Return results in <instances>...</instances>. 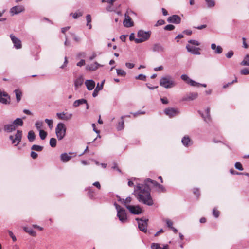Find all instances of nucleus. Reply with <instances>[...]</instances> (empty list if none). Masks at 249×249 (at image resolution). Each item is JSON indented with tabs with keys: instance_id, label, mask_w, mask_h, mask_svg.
<instances>
[{
	"instance_id": "dca6fc26",
	"label": "nucleus",
	"mask_w": 249,
	"mask_h": 249,
	"mask_svg": "<svg viewBox=\"0 0 249 249\" xmlns=\"http://www.w3.org/2000/svg\"><path fill=\"white\" fill-rule=\"evenodd\" d=\"M198 97V94L196 92H192L187 94L184 96L182 100L183 101H192L196 99Z\"/></svg>"
},
{
	"instance_id": "9d476101",
	"label": "nucleus",
	"mask_w": 249,
	"mask_h": 249,
	"mask_svg": "<svg viewBox=\"0 0 249 249\" xmlns=\"http://www.w3.org/2000/svg\"><path fill=\"white\" fill-rule=\"evenodd\" d=\"M164 113L166 115L171 118L177 115L179 111L177 108L168 107L165 109Z\"/></svg>"
},
{
	"instance_id": "f257e3e1",
	"label": "nucleus",
	"mask_w": 249,
	"mask_h": 249,
	"mask_svg": "<svg viewBox=\"0 0 249 249\" xmlns=\"http://www.w3.org/2000/svg\"><path fill=\"white\" fill-rule=\"evenodd\" d=\"M152 183L154 186L158 188V191L160 192H164L165 189L164 187L157 181L148 178L145 180L144 184H138L137 186V189L135 190L136 192V197L138 200L144 204L148 206H152L153 205V201L151 196L150 188L148 183Z\"/></svg>"
},
{
	"instance_id": "8fccbe9b",
	"label": "nucleus",
	"mask_w": 249,
	"mask_h": 249,
	"mask_svg": "<svg viewBox=\"0 0 249 249\" xmlns=\"http://www.w3.org/2000/svg\"><path fill=\"white\" fill-rule=\"evenodd\" d=\"M240 73L242 75L249 74V69L248 68H244L240 71Z\"/></svg>"
},
{
	"instance_id": "2f4dec72",
	"label": "nucleus",
	"mask_w": 249,
	"mask_h": 249,
	"mask_svg": "<svg viewBox=\"0 0 249 249\" xmlns=\"http://www.w3.org/2000/svg\"><path fill=\"white\" fill-rule=\"evenodd\" d=\"M35 134L33 131L31 130L28 133V139L30 142H33L35 140Z\"/></svg>"
},
{
	"instance_id": "c85d7f7f",
	"label": "nucleus",
	"mask_w": 249,
	"mask_h": 249,
	"mask_svg": "<svg viewBox=\"0 0 249 249\" xmlns=\"http://www.w3.org/2000/svg\"><path fill=\"white\" fill-rule=\"evenodd\" d=\"M83 104H87V100L84 99H81L75 101L73 104V106L74 107H76Z\"/></svg>"
},
{
	"instance_id": "680f3d73",
	"label": "nucleus",
	"mask_w": 249,
	"mask_h": 249,
	"mask_svg": "<svg viewBox=\"0 0 249 249\" xmlns=\"http://www.w3.org/2000/svg\"><path fill=\"white\" fill-rule=\"evenodd\" d=\"M85 64V61L84 59L81 60L79 62L77 63V66L81 67Z\"/></svg>"
},
{
	"instance_id": "f8f14e48",
	"label": "nucleus",
	"mask_w": 249,
	"mask_h": 249,
	"mask_svg": "<svg viewBox=\"0 0 249 249\" xmlns=\"http://www.w3.org/2000/svg\"><path fill=\"white\" fill-rule=\"evenodd\" d=\"M25 10L24 7L23 6H15L12 7L10 9V12L11 15H14L16 14H18Z\"/></svg>"
},
{
	"instance_id": "e433bc0d",
	"label": "nucleus",
	"mask_w": 249,
	"mask_h": 249,
	"mask_svg": "<svg viewBox=\"0 0 249 249\" xmlns=\"http://www.w3.org/2000/svg\"><path fill=\"white\" fill-rule=\"evenodd\" d=\"M43 147L40 145L34 144L32 145L31 147V149L32 150L36 151H41L43 149Z\"/></svg>"
},
{
	"instance_id": "3c124183",
	"label": "nucleus",
	"mask_w": 249,
	"mask_h": 249,
	"mask_svg": "<svg viewBox=\"0 0 249 249\" xmlns=\"http://www.w3.org/2000/svg\"><path fill=\"white\" fill-rule=\"evenodd\" d=\"M213 214L215 218H217L219 215V212L214 208L213 211Z\"/></svg>"
},
{
	"instance_id": "6e6d98bb",
	"label": "nucleus",
	"mask_w": 249,
	"mask_h": 249,
	"mask_svg": "<svg viewBox=\"0 0 249 249\" xmlns=\"http://www.w3.org/2000/svg\"><path fill=\"white\" fill-rule=\"evenodd\" d=\"M230 172L231 174L232 175H242L243 174L242 173H239L236 171H235L233 169H231L230 170Z\"/></svg>"
},
{
	"instance_id": "4468645a",
	"label": "nucleus",
	"mask_w": 249,
	"mask_h": 249,
	"mask_svg": "<svg viewBox=\"0 0 249 249\" xmlns=\"http://www.w3.org/2000/svg\"><path fill=\"white\" fill-rule=\"evenodd\" d=\"M167 21L169 23L179 24L181 21V18L178 15H174L172 16L169 17L167 19Z\"/></svg>"
},
{
	"instance_id": "bf43d9fd",
	"label": "nucleus",
	"mask_w": 249,
	"mask_h": 249,
	"mask_svg": "<svg viewBox=\"0 0 249 249\" xmlns=\"http://www.w3.org/2000/svg\"><path fill=\"white\" fill-rule=\"evenodd\" d=\"M24 230L26 232L29 233L30 235H34L35 234V232L32 230H27V228H25Z\"/></svg>"
},
{
	"instance_id": "4c0bfd02",
	"label": "nucleus",
	"mask_w": 249,
	"mask_h": 249,
	"mask_svg": "<svg viewBox=\"0 0 249 249\" xmlns=\"http://www.w3.org/2000/svg\"><path fill=\"white\" fill-rule=\"evenodd\" d=\"M205 1L209 8L214 7L215 5V2L213 0H205Z\"/></svg>"
},
{
	"instance_id": "603ef678",
	"label": "nucleus",
	"mask_w": 249,
	"mask_h": 249,
	"mask_svg": "<svg viewBox=\"0 0 249 249\" xmlns=\"http://www.w3.org/2000/svg\"><path fill=\"white\" fill-rule=\"evenodd\" d=\"M165 23V22L164 20L160 19V20H158V21L156 23L155 26L162 25L164 24Z\"/></svg>"
},
{
	"instance_id": "338daca9",
	"label": "nucleus",
	"mask_w": 249,
	"mask_h": 249,
	"mask_svg": "<svg viewBox=\"0 0 249 249\" xmlns=\"http://www.w3.org/2000/svg\"><path fill=\"white\" fill-rule=\"evenodd\" d=\"M243 40V47L245 48H248V45L246 42V38L245 37L242 38Z\"/></svg>"
},
{
	"instance_id": "f03ea898",
	"label": "nucleus",
	"mask_w": 249,
	"mask_h": 249,
	"mask_svg": "<svg viewBox=\"0 0 249 249\" xmlns=\"http://www.w3.org/2000/svg\"><path fill=\"white\" fill-rule=\"evenodd\" d=\"M151 32L150 31H144L142 30H140L137 33L138 38L135 39L136 43H141L148 40L151 36Z\"/></svg>"
},
{
	"instance_id": "864d4df0",
	"label": "nucleus",
	"mask_w": 249,
	"mask_h": 249,
	"mask_svg": "<svg viewBox=\"0 0 249 249\" xmlns=\"http://www.w3.org/2000/svg\"><path fill=\"white\" fill-rule=\"evenodd\" d=\"M188 42L190 44L196 46H198L200 44V43L197 41H196L195 40H190L188 41Z\"/></svg>"
},
{
	"instance_id": "39448f33",
	"label": "nucleus",
	"mask_w": 249,
	"mask_h": 249,
	"mask_svg": "<svg viewBox=\"0 0 249 249\" xmlns=\"http://www.w3.org/2000/svg\"><path fill=\"white\" fill-rule=\"evenodd\" d=\"M114 205L117 211V216L120 222L122 223L126 222L127 217L125 210L116 203H115Z\"/></svg>"
},
{
	"instance_id": "a19ab883",
	"label": "nucleus",
	"mask_w": 249,
	"mask_h": 249,
	"mask_svg": "<svg viewBox=\"0 0 249 249\" xmlns=\"http://www.w3.org/2000/svg\"><path fill=\"white\" fill-rule=\"evenodd\" d=\"M116 72L118 75L124 77L126 75V72L123 70L117 69Z\"/></svg>"
},
{
	"instance_id": "49530a36",
	"label": "nucleus",
	"mask_w": 249,
	"mask_h": 249,
	"mask_svg": "<svg viewBox=\"0 0 249 249\" xmlns=\"http://www.w3.org/2000/svg\"><path fill=\"white\" fill-rule=\"evenodd\" d=\"M45 122L48 124V126L51 129L53 128V120L46 119Z\"/></svg>"
},
{
	"instance_id": "e2e57ef3",
	"label": "nucleus",
	"mask_w": 249,
	"mask_h": 249,
	"mask_svg": "<svg viewBox=\"0 0 249 249\" xmlns=\"http://www.w3.org/2000/svg\"><path fill=\"white\" fill-rule=\"evenodd\" d=\"M31 156L33 159H35L37 157L38 155L36 152L33 151L31 153Z\"/></svg>"
},
{
	"instance_id": "1a4fd4ad",
	"label": "nucleus",
	"mask_w": 249,
	"mask_h": 249,
	"mask_svg": "<svg viewBox=\"0 0 249 249\" xmlns=\"http://www.w3.org/2000/svg\"><path fill=\"white\" fill-rule=\"evenodd\" d=\"M181 78L192 86L198 87L200 85L199 83L191 79L186 74H182L181 76Z\"/></svg>"
},
{
	"instance_id": "79ce46f5",
	"label": "nucleus",
	"mask_w": 249,
	"mask_h": 249,
	"mask_svg": "<svg viewBox=\"0 0 249 249\" xmlns=\"http://www.w3.org/2000/svg\"><path fill=\"white\" fill-rule=\"evenodd\" d=\"M35 126L37 130L40 131L43 126V123L42 122L37 121L35 123Z\"/></svg>"
},
{
	"instance_id": "f3484780",
	"label": "nucleus",
	"mask_w": 249,
	"mask_h": 249,
	"mask_svg": "<svg viewBox=\"0 0 249 249\" xmlns=\"http://www.w3.org/2000/svg\"><path fill=\"white\" fill-rule=\"evenodd\" d=\"M186 49L187 51L193 54L199 55L200 54L199 52V48H196L195 47L191 46L189 45L186 46Z\"/></svg>"
},
{
	"instance_id": "4be33fe9",
	"label": "nucleus",
	"mask_w": 249,
	"mask_h": 249,
	"mask_svg": "<svg viewBox=\"0 0 249 249\" xmlns=\"http://www.w3.org/2000/svg\"><path fill=\"white\" fill-rule=\"evenodd\" d=\"M151 249H169V246L167 244L163 245L161 247L159 243H152L151 245Z\"/></svg>"
},
{
	"instance_id": "ddd939ff",
	"label": "nucleus",
	"mask_w": 249,
	"mask_h": 249,
	"mask_svg": "<svg viewBox=\"0 0 249 249\" xmlns=\"http://www.w3.org/2000/svg\"><path fill=\"white\" fill-rule=\"evenodd\" d=\"M152 50L154 52L163 53L165 51L164 47L160 43H155L152 47Z\"/></svg>"
},
{
	"instance_id": "bb28decb",
	"label": "nucleus",
	"mask_w": 249,
	"mask_h": 249,
	"mask_svg": "<svg viewBox=\"0 0 249 249\" xmlns=\"http://www.w3.org/2000/svg\"><path fill=\"white\" fill-rule=\"evenodd\" d=\"M104 81V80L102 81L100 85H99V83L97 84V86L92 93L93 97H96L98 95L99 91L102 89Z\"/></svg>"
},
{
	"instance_id": "09e8293b",
	"label": "nucleus",
	"mask_w": 249,
	"mask_h": 249,
	"mask_svg": "<svg viewBox=\"0 0 249 249\" xmlns=\"http://www.w3.org/2000/svg\"><path fill=\"white\" fill-rule=\"evenodd\" d=\"M165 221L166 222L167 226L168 227H169L170 229L172 227H173V222L171 220H170L169 219H166L165 220Z\"/></svg>"
},
{
	"instance_id": "c756f323",
	"label": "nucleus",
	"mask_w": 249,
	"mask_h": 249,
	"mask_svg": "<svg viewBox=\"0 0 249 249\" xmlns=\"http://www.w3.org/2000/svg\"><path fill=\"white\" fill-rule=\"evenodd\" d=\"M125 117H130V115H127V116H123L121 117V119L122 120V121L120 122H119L117 126V129L118 130H121L122 129H124V118Z\"/></svg>"
},
{
	"instance_id": "5fc2aeb1",
	"label": "nucleus",
	"mask_w": 249,
	"mask_h": 249,
	"mask_svg": "<svg viewBox=\"0 0 249 249\" xmlns=\"http://www.w3.org/2000/svg\"><path fill=\"white\" fill-rule=\"evenodd\" d=\"M8 233H9V236L12 239V240L14 242H15L17 240V238H16V236L14 235L13 233L11 231H9Z\"/></svg>"
},
{
	"instance_id": "052dcab7",
	"label": "nucleus",
	"mask_w": 249,
	"mask_h": 249,
	"mask_svg": "<svg viewBox=\"0 0 249 249\" xmlns=\"http://www.w3.org/2000/svg\"><path fill=\"white\" fill-rule=\"evenodd\" d=\"M233 55V52L232 51H229L226 54V56L228 58H231Z\"/></svg>"
},
{
	"instance_id": "0e129e2a",
	"label": "nucleus",
	"mask_w": 249,
	"mask_h": 249,
	"mask_svg": "<svg viewBox=\"0 0 249 249\" xmlns=\"http://www.w3.org/2000/svg\"><path fill=\"white\" fill-rule=\"evenodd\" d=\"M93 193L94 192L91 188H89L88 189V194L90 198H92L93 197Z\"/></svg>"
},
{
	"instance_id": "72a5a7b5",
	"label": "nucleus",
	"mask_w": 249,
	"mask_h": 249,
	"mask_svg": "<svg viewBox=\"0 0 249 249\" xmlns=\"http://www.w3.org/2000/svg\"><path fill=\"white\" fill-rule=\"evenodd\" d=\"M181 142L184 146H188L190 142V139L188 136H185L182 139Z\"/></svg>"
},
{
	"instance_id": "ea45409f",
	"label": "nucleus",
	"mask_w": 249,
	"mask_h": 249,
	"mask_svg": "<svg viewBox=\"0 0 249 249\" xmlns=\"http://www.w3.org/2000/svg\"><path fill=\"white\" fill-rule=\"evenodd\" d=\"M56 139L54 138H52L50 140V145L52 147H55L56 145Z\"/></svg>"
},
{
	"instance_id": "9b49d317",
	"label": "nucleus",
	"mask_w": 249,
	"mask_h": 249,
	"mask_svg": "<svg viewBox=\"0 0 249 249\" xmlns=\"http://www.w3.org/2000/svg\"><path fill=\"white\" fill-rule=\"evenodd\" d=\"M125 19L123 21V24L124 27H131L134 25V23L131 18L128 15L127 12L124 14Z\"/></svg>"
},
{
	"instance_id": "cd10ccee",
	"label": "nucleus",
	"mask_w": 249,
	"mask_h": 249,
	"mask_svg": "<svg viewBox=\"0 0 249 249\" xmlns=\"http://www.w3.org/2000/svg\"><path fill=\"white\" fill-rule=\"evenodd\" d=\"M211 47L213 50L214 51L216 54H220L222 53L223 49L220 46H216L215 44L212 43Z\"/></svg>"
},
{
	"instance_id": "a18cd8bd",
	"label": "nucleus",
	"mask_w": 249,
	"mask_h": 249,
	"mask_svg": "<svg viewBox=\"0 0 249 249\" xmlns=\"http://www.w3.org/2000/svg\"><path fill=\"white\" fill-rule=\"evenodd\" d=\"M235 167L236 169H238L239 171L243 170V168L240 162H236L235 164Z\"/></svg>"
},
{
	"instance_id": "58836bf2",
	"label": "nucleus",
	"mask_w": 249,
	"mask_h": 249,
	"mask_svg": "<svg viewBox=\"0 0 249 249\" xmlns=\"http://www.w3.org/2000/svg\"><path fill=\"white\" fill-rule=\"evenodd\" d=\"M47 133L46 132H45L43 130H40L39 131V136L40 137V139L41 140H44L46 136H47Z\"/></svg>"
},
{
	"instance_id": "4d7b16f0",
	"label": "nucleus",
	"mask_w": 249,
	"mask_h": 249,
	"mask_svg": "<svg viewBox=\"0 0 249 249\" xmlns=\"http://www.w3.org/2000/svg\"><path fill=\"white\" fill-rule=\"evenodd\" d=\"M106 10L108 11H115V8L113 7V5L109 4V6L106 7Z\"/></svg>"
},
{
	"instance_id": "37998d69",
	"label": "nucleus",
	"mask_w": 249,
	"mask_h": 249,
	"mask_svg": "<svg viewBox=\"0 0 249 249\" xmlns=\"http://www.w3.org/2000/svg\"><path fill=\"white\" fill-rule=\"evenodd\" d=\"M136 79L142 80V81H145L146 79V77L145 75L142 74H140L135 78Z\"/></svg>"
},
{
	"instance_id": "6e6552de",
	"label": "nucleus",
	"mask_w": 249,
	"mask_h": 249,
	"mask_svg": "<svg viewBox=\"0 0 249 249\" xmlns=\"http://www.w3.org/2000/svg\"><path fill=\"white\" fill-rule=\"evenodd\" d=\"M126 208L129 210L130 213L133 214H140L142 213V210L140 206L126 205Z\"/></svg>"
},
{
	"instance_id": "7ed1b4c3",
	"label": "nucleus",
	"mask_w": 249,
	"mask_h": 249,
	"mask_svg": "<svg viewBox=\"0 0 249 249\" xmlns=\"http://www.w3.org/2000/svg\"><path fill=\"white\" fill-rule=\"evenodd\" d=\"M160 85L166 89H169L174 87L176 83L171 76L167 75L161 77Z\"/></svg>"
},
{
	"instance_id": "6ab92c4d",
	"label": "nucleus",
	"mask_w": 249,
	"mask_h": 249,
	"mask_svg": "<svg viewBox=\"0 0 249 249\" xmlns=\"http://www.w3.org/2000/svg\"><path fill=\"white\" fill-rule=\"evenodd\" d=\"M84 82V78L82 76L78 77L74 81V85L75 90H77L80 86H81Z\"/></svg>"
},
{
	"instance_id": "a878e982",
	"label": "nucleus",
	"mask_w": 249,
	"mask_h": 249,
	"mask_svg": "<svg viewBox=\"0 0 249 249\" xmlns=\"http://www.w3.org/2000/svg\"><path fill=\"white\" fill-rule=\"evenodd\" d=\"M71 154H72L71 153H69V154L64 153L62 154L60 156L61 161L63 162H66L69 161L72 157V156H71Z\"/></svg>"
},
{
	"instance_id": "20e7f679",
	"label": "nucleus",
	"mask_w": 249,
	"mask_h": 249,
	"mask_svg": "<svg viewBox=\"0 0 249 249\" xmlns=\"http://www.w3.org/2000/svg\"><path fill=\"white\" fill-rule=\"evenodd\" d=\"M55 133L58 140H62L66 133V127L63 123H59L55 128Z\"/></svg>"
},
{
	"instance_id": "412c9836",
	"label": "nucleus",
	"mask_w": 249,
	"mask_h": 249,
	"mask_svg": "<svg viewBox=\"0 0 249 249\" xmlns=\"http://www.w3.org/2000/svg\"><path fill=\"white\" fill-rule=\"evenodd\" d=\"M102 65L99 64L97 62H95L93 64L88 65L86 66V69L89 71H96L99 67H101Z\"/></svg>"
},
{
	"instance_id": "c9c22d12",
	"label": "nucleus",
	"mask_w": 249,
	"mask_h": 249,
	"mask_svg": "<svg viewBox=\"0 0 249 249\" xmlns=\"http://www.w3.org/2000/svg\"><path fill=\"white\" fill-rule=\"evenodd\" d=\"M241 65L242 66H249V54L245 56L244 59L241 63Z\"/></svg>"
},
{
	"instance_id": "b1692460",
	"label": "nucleus",
	"mask_w": 249,
	"mask_h": 249,
	"mask_svg": "<svg viewBox=\"0 0 249 249\" xmlns=\"http://www.w3.org/2000/svg\"><path fill=\"white\" fill-rule=\"evenodd\" d=\"M56 116L59 119L68 120L71 118L72 115L71 114L66 115V113L64 112H61L57 113Z\"/></svg>"
},
{
	"instance_id": "0eeeda50",
	"label": "nucleus",
	"mask_w": 249,
	"mask_h": 249,
	"mask_svg": "<svg viewBox=\"0 0 249 249\" xmlns=\"http://www.w3.org/2000/svg\"><path fill=\"white\" fill-rule=\"evenodd\" d=\"M136 220L138 221V228L142 232H146L147 231V222L148 219L136 218Z\"/></svg>"
},
{
	"instance_id": "aec40b11",
	"label": "nucleus",
	"mask_w": 249,
	"mask_h": 249,
	"mask_svg": "<svg viewBox=\"0 0 249 249\" xmlns=\"http://www.w3.org/2000/svg\"><path fill=\"white\" fill-rule=\"evenodd\" d=\"M85 84L89 90H92L95 86V83L93 80H87L85 82Z\"/></svg>"
},
{
	"instance_id": "a211bd4d",
	"label": "nucleus",
	"mask_w": 249,
	"mask_h": 249,
	"mask_svg": "<svg viewBox=\"0 0 249 249\" xmlns=\"http://www.w3.org/2000/svg\"><path fill=\"white\" fill-rule=\"evenodd\" d=\"M205 112H206V116H205L203 113H201L200 112V111H199V113L201 115V116L203 118L204 120L206 122L208 123L211 121L210 108L207 107L205 110Z\"/></svg>"
},
{
	"instance_id": "f704fd0d",
	"label": "nucleus",
	"mask_w": 249,
	"mask_h": 249,
	"mask_svg": "<svg viewBox=\"0 0 249 249\" xmlns=\"http://www.w3.org/2000/svg\"><path fill=\"white\" fill-rule=\"evenodd\" d=\"M70 15L72 16L73 18L77 19L83 15V12L78 10L75 13H71Z\"/></svg>"
},
{
	"instance_id": "423d86ee",
	"label": "nucleus",
	"mask_w": 249,
	"mask_h": 249,
	"mask_svg": "<svg viewBox=\"0 0 249 249\" xmlns=\"http://www.w3.org/2000/svg\"><path fill=\"white\" fill-rule=\"evenodd\" d=\"M22 132L21 130H18L15 136L10 135L9 139L12 141V143L15 146H17L21 142L22 139Z\"/></svg>"
},
{
	"instance_id": "13d9d810",
	"label": "nucleus",
	"mask_w": 249,
	"mask_h": 249,
	"mask_svg": "<svg viewBox=\"0 0 249 249\" xmlns=\"http://www.w3.org/2000/svg\"><path fill=\"white\" fill-rule=\"evenodd\" d=\"M87 23H90L91 22V17L89 14L87 15L86 17Z\"/></svg>"
},
{
	"instance_id": "393cba45",
	"label": "nucleus",
	"mask_w": 249,
	"mask_h": 249,
	"mask_svg": "<svg viewBox=\"0 0 249 249\" xmlns=\"http://www.w3.org/2000/svg\"><path fill=\"white\" fill-rule=\"evenodd\" d=\"M16 129L15 126L12 123L10 124H7L4 125L3 130L4 131L10 133Z\"/></svg>"
},
{
	"instance_id": "5701e85b",
	"label": "nucleus",
	"mask_w": 249,
	"mask_h": 249,
	"mask_svg": "<svg viewBox=\"0 0 249 249\" xmlns=\"http://www.w3.org/2000/svg\"><path fill=\"white\" fill-rule=\"evenodd\" d=\"M5 97H8L9 99L10 98L9 96H8L6 92H2L0 90V102L4 104L9 103V102L7 101Z\"/></svg>"
},
{
	"instance_id": "de8ad7c7",
	"label": "nucleus",
	"mask_w": 249,
	"mask_h": 249,
	"mask_svg": "<svg viewBox=\"0 0 249 249\" xmlns=\"http://www.w3.org/2000/svg\"><path fill=\"white\" fill-rule=\"evenodd\" d=\"M131 201V198L130 197H127L125 199H123V203L125 205H127V203H130Z\"/></svg>"
},
{
	"instance_id": "c03bdc74",
	"label": "nucleus",
	"mask_w": 249,
	"mask_h": 249,
	"mask_svg": "<svg viewBox=\"0 0 249 249\" xmlns=\"http://www.w3.org/2000/svg\"><path fill=\"white\" fill-rule=\"evenodd\" d=\"M175 26L172 25V24H169L166 26H165L164 28L165 30L167 31H172L175 29Z\"/></svg>"
},
{
	"instance_id": "774afa93",
	"label": "nucleus",
	"mask_w": 249,
	"mask_h": 249,
	"mask_svg": "<svg viewBox=\"0 0 249 249\" xmlns=\"http://www.w3.org/2000/svg\"><path fill=\"white\" fill-rule=\"evenodd\" d=\"M68 61L67 57L66 56L65 57V61H64V64L60 67V68L61 69L64 68L66 66L67 64H68Z\"/></svg>"
},
{
	"instance_id": "2eb2a0df",
	"label": "nucleus",
	"mask_w": 249,
	"mask_h": 249,
	"mask_svg": "<svg viewBox=\"0 0 249 249\" xmlns=\"http://www.w3.org/2000/svg\"><path fill=\"white\" fill-rule=\"evenodd\" d=\"M10 38L16 49H20L22 47L21 42L19 39L13 35H10Z\"/></svg>"
},
{
	"instance_id": "69168bd1",
	"label": "nucleus",
	"mask_w": 249,
	"mask_h": 249,
	"mask_svg": "<svg viewBox=\"0 0 249 249\" xmlns=\"http://www.w3.org/2000/svg\"><path fill=\"white\" fill-rule=\"evenodd\" d=\"M125 66L126 67H127L129 69H132L134 67V64L131 63H126Z\"/></svg>"
},
{
	"instance_id": "7c9ffc66",
	"label": "nucleus",
	"mask_w": 249,
	"mask_h": 249,
	"mask_svg": "<svg viewBox=\"0 0 249 249\" xmlns=\"http://www.w3.org/2000/svg\"><path fill=\"white\" fill-rule=\"evenodd\" d=\"M14 126H15V128L17 126H22L23 124V122L21 118H18L16 119L12 123Z\"/></svg>"
},
{
	"instance_id": "473e14b6",
	"label": "nucleus",
	"mask_w": 249,
	"mask_h": 249,
	"mask_svg": "<svg viewBox=\"0 0 249 249\" xmlns=\"http://www.w3.org/2000/svg\"><path fill=\"white\" fill-rule=\"evenodd\" d=\"M14 92L16 94L17 101L18 102H19L21 100V96H22V92L18 89H15L14 90Z\"/></svg>"
}]
</instances>
